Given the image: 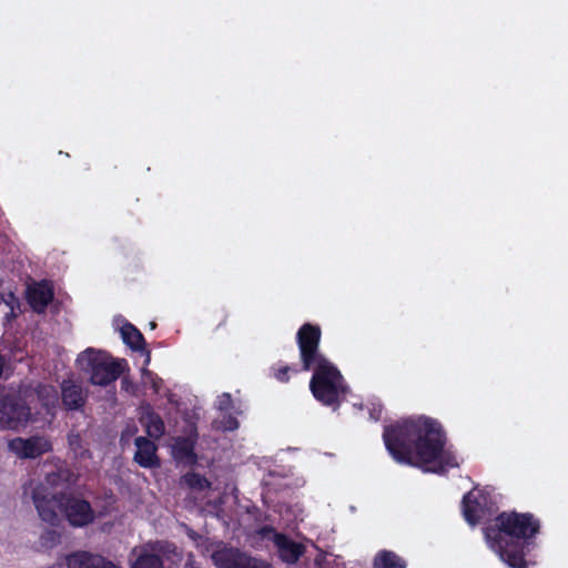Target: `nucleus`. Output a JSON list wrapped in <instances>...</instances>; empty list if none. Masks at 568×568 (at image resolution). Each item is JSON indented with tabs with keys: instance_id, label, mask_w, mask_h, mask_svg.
Masks as SVG:
<instances>
[{
	"instance_id": "1",
	"label": "nucleus",
	"mask_w": 568,
	"mask_h": 568,
	"mask_svg": "<svg viewBox=\"0 0 568 568\" xmlns=\"http://www.w3.org/2000/svg\"><path fill=\"white\" fill-rule=\"evenodd\" d=\"M383 439L398 464L439 475L459 465L455 453L446 447L445 434L435 419L418 416L385 426Z\"/></svg>"
},
{
	"instance_id": "2",
	"label": "nucleus",
	"mask_w": 568,
	"mask_h": 568,
	"mask_svg": "<svg viewBox=\"0 0 568 568\" xmlns=\"http://www.w3.org/2000/svg\"><path fill=\"white\" fill-rule=\"evenodd\" d=\"M297 345L300 349L302 368L314 374L310 382V388L314 397L323 405H339L342 398L348 392L339 371L331 364L318 351L321 329L312 324H304L297 332Z\"/></svg>"
},
{
	"instance_id": "3",
	"label": "nucleus",
	"mask_w": 568,
	"mask_h": 568,
	"mask_svg": "<svg viewBox=\"0 0 568 568\" xmlns=\"http://www.w3.org/2000/svg\"><path fill=\"white\" fill-rule=\"evenodd\" d=\"M539 527L531 514L501 513L495 526L484 528V535L488 546L509 568H527L525 548Z\"/></svg>"
},
{
	"instance_id": "4",
	"label": "nucleus",
	"mask_w": 568,
	"mask_h": 568,
	"mask_svg": "<svg viewBox=\"0 0 568 568\" xmlns=\"http://www.w3.org/2000/svg\"><path fill=\"white\" fill-rule=\"evenodd\" d=\"M79 368L90 375L93 385L106 386L116 381L128 366L125 359H113L108 353L87 348L78 355Z\"/></svg>"
},
{
	"instance_id": "5",
	"label": "nucleus",
	"mask_w": 568,
	"mask_h": 568,
	"mask_svg": "<svg viewBox=\"0 0 568 568\" xmlns=\"http://www.w3.org/2000/svg\"><path fill=\"white\" fill-rule=\"evenodd\" d=\"M63 493H51L43 485H38L32 489V501L40 519L54 527L61 521Z\"/></svg>"
},
{
	"instance_id": "6",
	"label": "nucleus",
	"mask_w": 568,
	"mask_h": 568,
	"mask_svg": "<svg viewBox=\"0 0 568 568\" xmlns=\"http://www.w3.org/2000/svg\"><path fill=\"white\" fill-rule=\"evenodd\" d=\"M31 408L0 392V428L17 429L27 424Z\"/></svg>"
},
{
	"instance_id": "7",
	"label": "nucleus",
	"mask_w": 568,
	"mask_h": 568,
	"mask_svg": "<svg viewBox=\"0 0 568 568\" xmlns=\"http://www.w3.org/2000/svg\"><path fill=\"white\" fill-rule=\"evenodd\" d=\"M257 535L262 539L272 540L280 558L288 565L297 562L304 554L305 548L302 544L294 541L283 534L276 532L275 529L270 526L260 528Z\"/></svg>"
},
{
	"instance_id": "8",
	"label": "nucleus",
	"mask_w": 568,
	"mask_h": 568,
	"mask_svg": "<svg viewBox=\"0 0 568 568\" xmlns=\"http://www.w3.org/2000/svg\"><path fill=\"white\" fill-rule=\"evenodd\" d=\"M217 568H273L270 564L254 558L236 548L224 547L212 554Z\"/></svg>"
},
{
	"instance_id": "9",
	"label": "nucleus",
	"mask_w": 568,
	"mask_h": 568,
	"mask_svg": "<svg viewBox=\"0 0 568 568\" xmlns=\"http://www.w3.org/2000/svg\"><path fill=\"white\" fill-rule=\"evenodd\" d=\"M61 515L73 527H84L94 520V511L89 501L73 495H62Z\"/></svg>"
},
{
	"instance_id": "10",
	"label": "nucleus",
	"mask_w": 568,
	"mask_h": 568,
	"mask_svg": "<svg viewBox=\"0 0 568 568\" xmlns=\"http://www.w3.org/2000/svg\"><path fill=\"white\" fill-rule=\"evenodd\" d=\"M9 450L21 459H34L52 449L49 439L43 436L29 438L16 437L8 443Z\"/></svg>"
},
{
	"instance_id": "11",
	"label": "nucleus",
	"mask_w": 568,
	"mask_h": 568,
	"mask_svg": "<svg viewBox=\"0 0 568 568\" xmlns=\"http://www.w3.org/2000/svg\"><path fill=\"white\" fill-rule=\"evenodd\" d=\"M462 508L464 518L470 526L478 524L491 511L488 495L484 491L466 494L462 501Z\"/></svg>"
},
{
	"instance_id": "12",
	"label": "nucleus",
	"mask_w": 568,
	"mask_h": 568,
	"mask_svg": "<svg viewBox=\"0 0 568 568\" xmlns=\"http://www.w3.org/2000/svg\"><path fill=\"white\" fill-rule=\"evenodd\" d=\"M162 551L161 544L148 542L140 547L132 549V555L135 558L131 562L130 568H164L160 552Z\"/></svg>"
},
{
	"instance_id": "13",
	"label": "nucleus",
	"mask_w": 568,
	"mask_h": 568,
	"mask_svg": "<svg viewBox=\"0 0 568 568\" xmlns=\"http://www.w3.org/2000/svg\"><path fill=\"white\" fill-rule=\"evenodd\" d=\"M65 564L68 568H120L106 558L84 550L68 555Z\"/></svg>"
},
{
	"instance_id": "14",
	"label": "nucleus",
	"mask_w": 568,
	"mask_h": 568,
	"mask_svg": "<svg viewBox=\"0 0 568 568\" xmlns=\"http://www.w3.org/2000/svg\"><path fill=\"white\" fill-rule=\"evenodd\" d=\"M136 450L134 454V462L143 468H154L160 466V460L156 456V445L143 437H136L134 440Z\"/></svg>"
},
{
	"instance_id": "15",
	"label": "nucleus",
	"mask_w": 568,
	"mask_h": 568,
	"mask_svg": "<svg viewBox=\"0 0 568 568\" xmlns=\"http://www.w3.org/2000/svg\"><path fill=\"white\" fill-rule=\"evenodd\" d=\"M52 298V286L47 281L36 283L28 288V302L37 313H43Z\"/></svg>"
},
{
	"instance_id": "16",
	"label": "nucleus",
	"mask_w": 568,
	"mask_h": 568,
	"mask_svg": "<svg viewBox=\"0 0 568 568\" xmlns=\"http://www.w3.org/2000/svg\"><path fill=\"white\" fill-rule=\"evenodd\" d=\"M62 404L68 410L81 409L87 399V393L81 385L64 381L61 385Z\"/></svg>"
},
{
	"instance_id": "17",
	"label": "nucleus",
	"mask_w": 568,
	"mask_h": 568,
	"mask_svg": "<svg viewBox=\"0 0 568 568\" xmlns=\"http://www.w3.org/2000/svg\"><path fill=\"white\" fill-rule=\"evenodd\" d=\"M79 476L68 467H59L45 475L44 484L48 489H71L77 485Z\"/></svg>"
},
{
	"instance_id": "18",
	"label": "nucleus",
	"mask_w": 568,
	"mask_h": 568,
	"mask_svg": "<svg viewBox=\"0 0 568 568\" xmlns=\"http://www.w3.org/2000/svg\"><path fill=\"white\" fill-rule=\"evenodd\" d=\"M120 333L122 341L126 346H129L132 351L142 352L145 355L144 365L148 366L150 363L151 354L144 347L145 341L142 333L130 323L123 324Z\"/></svg>"
},
{
	"instance_id": "19",
	"label": "nucleus",
	"mask_w": 568,
	"mask_h": 568,
	"mask_svg": "<svg viewBox=\"0 0 568 568\" xmlns=\"http://www.w3.org/2000/svg\"><path fill=\"white\" fill-rule=\"evenodd\" d=\"M32 400L37 399L40 406L49 415H54L59 403V395L55 387L45 384H39L31 394Z\"/></svg>"
},
{
	"instance_id": "20",
	"label": "nucleus",
	"mask_w": 568,
	"mask_h": 568,
	"mask_svg": "<svg viewBox=\"0 0 568 568\" xmlns=\"http://www.w3.org/2000/svg\"><path fill=\"white\" fill-rule=\"evenodd\" d=\"M140 422L150 437L160 438L164 434L165 427L162 418L150 406L142 409Z\"/></svg>"
},
{
	"instance_id": "21",
	"label": "nucleus",
	"mask_w": 568,
	"mask_h": 568,
	"mask_svg": "<svg viewBox=\"0 0 568 568\" xmlns=\"http://www.w3.org/2000/svg\"><path fill=\"white\" fill-rule=\"evenodd\" d=\"M0 308L3 314L6 323H10L17 317L20 302L19 298L12 293H0Z\"/></svg>"
},
{
	"instance_id": "22",
	"label": "nucleus",
	"mask_w": 568,
	"mask_h": 568,
	"mask_svg": "<svg viewBox=\"0 0 568 568\" xmlns=\"http://www.w3.org/2000/svg\"><path fill=\"white\" fill-rule=\"evenodd\" d=\"M374 568H406L403 558L390 550H381L374 558Z\"/></svg>"
},
{
	"instance_id": "23",
	"label": "nucleus",
	"mask_w": 568,
	"mask_h": 568,
	"mask_svg": "<svg viewBox=\"0 0 568 568\" xmlns=\"http://www.w3.org/2000/svg\"><path fill=\"white\" fill-rule=\"evenodd\" d=\"M68 444L70 452L72 453V457L79 463L91 457V453L88 447L84 445L79 433H69L68 435Z\"/></svg>"
},
{
	"instance_id": "24",
	"label": "nucleus",
	"mask_w": 568,
	"mask_h": 568,
	"mask_svg": "<svg viewBox=\"0 0 568 568\" xmlns=\"http://www.w3.org/2000/svg\"><path fill=\"white\" fill-rule=\"evenodd\" d=\"M174 457L179 460H185L187 463L195 462V454L193 452V444L185 438H180L173 446Z\"/></svg>"
},
{
	"instance_id": "25",
	"label": "nucleus",
	"mask_w": 568,
	"mask_h": 568,
	"mask_svg": "<svg viewBox=\"0 0 568 568\" xmlns=\"http://www.w3.org/2000/svg\"><path fill=\"white\" fill-rule=\"evenodd\" d=\"M182 483L195 490H204L211 487V483L204 476L190 471L182 477Z\"/></svg>"
},
{
	"instance_id": "26",
	"label": "nucleus",
	"mask_w": 568,
	"mask_h": 568,
	"mask_svg": "<svg viewBox=\"0 0 568 568\" xmlns=\"http://www.w3.org/2000/svg\"><path fill=\"white\" fill-rule=\"evenodd\" d=\"M43 547L52 548L60 542V534L53 529L44 531L40 537Z\"/></svg>"
},
{
	"instance_id": "27",
	"label": "nucleus",
	"mask_w": 568,
	"mask_h": 568,
	"mask_svg": "<svg viewBox=\"0 0 568 568\" xmlns=\"http://www.w3.org/2000/svg\"><path fill=\"white\" fill-rule=\"evenodd\" d=\"M216 427L222 430H235L239 427V422L235 417L227 415L216 422Z\"/></svg>"
},
{
	"instance_id": "28",
	"label": "nucleus",
	"mask_w": 568,
	"mask_h": 568,
	"mask_svg": "<svg viewBox=\"0 0 568 568\" xmlns=\"http://www.w3.org/2000/svg\"><path fill=\"white\" fill-rule=\"evenodd\" d=\"M232 399L229 393H224L217 397L215 406L219 410L225 412L231 407Z\"/></svg>"
},
{
	"instance_id": "29",
	"label": "nucleus",
	"mask_w": 568,
	"mask_h": 568,
	"mask_svg": "<svg viewBox=\"0 0 568 568\" xmlns=\"http://www.w3.org/2000/svg\"><path fill=\"white\" fill-rule=\"evenodd\" d=\"M382 412H383V406L381 403H371V407H369V416H371V419L373 420H378L382 416Z\"/></svg>"
},
{
	"instance_id": "30",
	"label": "nucleus",
	"mask_w": 568,
	"mask_h": 568,
	"mask_svg": "<svg viewBox=\"0 0 568 568\" xmlns=\"http://www.w3.org/2000/svg\"><path fill=\"white\" fill-rule=\"evenodd\" d=\"M292 368L290 366H284L282 368H280L277 371V373L275 374V377L280 381V382H287L288 381V372L291 371Z\"/></svg>"
},
{
	"instance_id": "31",
	"label": "nucleus",
	"mask_w": 568,
	"mask_h": 568,
	"mask_svg": "<svg viewBox=\"0 0 568 568\" xmlns=\"http://www.w3.org/2000/svg\"><path fill=\"white\" fill-rule=\"evenodd\" d=\"M142 372H143L144 374H150V372H149L145 367H143V368H142Z\"/></svg>"
}]
</instances>
